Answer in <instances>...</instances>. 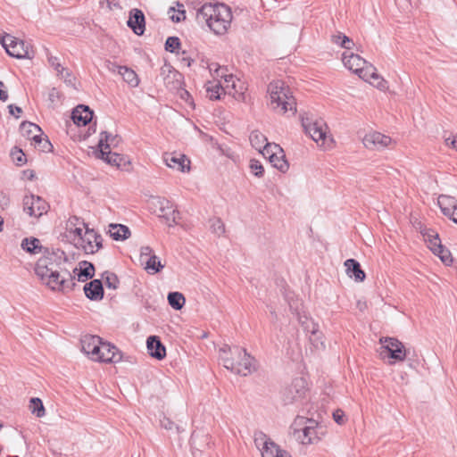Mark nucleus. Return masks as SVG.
I'll use <instances>...</instances> for the list:
<instances>
[{
    "label": "nucleus",
    "mask_w": 457,
    "mask_h": 457,
    "mask_svg": "<svg viewBox=\"0 0 457 457\" xmlns=\"http://www.w3.org/2000/svg\"><path fill=\"white\" fill-rule=\"evenodd\" d=\"M331 40L334 44H337L341 47L348 50L351 49L353 46V40L342 33L333 35Z\"/></svg>",
    "instance_id": "e433bc0d"
},
{
    "label": "nucleus",
    "mask_w": 457,
    "mask_h": 457,
    "mask_svg": "<svg viewBox=\"0 0 457 457\" xmlns=\"http://www.w3.org/2000/svg\"><path fill=\"white\" fill-rule=\"evenodd\" d=\"M255 445L260 448L262 457H277L282 450L265 435L260 434L259 437L254 439Z\"/></svg>",
    "instance_id": "f3484780"
},
{
    "label": "nucleus",
    "mask_w": 457,
    "mask_h": 457,
    "mask_svg": "<svg viewBox=\"0 0 457 457\" xmlns=\"http://www.w3.org/2000/svg\"><path fill=\"white\" fill-rule=\"evenodd\" d=\"M178 10L175 9V7H170L168 13L172 14L170 16V20L175 22H180L186 19V11L184 9V4H180L179 2H177Z\"/></svg>",
    "instance_id": "c9c22d12"
},
{
    "label": "nucleus",
    "mask_w": 457,
    "mask_h": 457,
    "mask_svg": "<svg viewBox=\"0 0 457 457\" xmlns=\"http://www.w3.org/2000/svg\"><path fill=\"white\" fill-rule=\"evenodd\" d=\"M211 228L212 232L217 234L218 236H220L225 232V225L220 219L212 220Z\"/></svg>",
    "instance_id": "3c124183"
},
{
    "label": "nucleus",
    "mask_w": 457,
    "mask_h": 457,
    "mask_svg": "<svg viewBox=\"0 0 457 457\" xmlns=\"http://www.w3.org/2000/svg\"><path fill=\"white\" fill-rule=\"evenodd\" d=\"M382 345L381 354L387 353L388 357L397 361H403L409 354L410 351L405 348L404 345L395 337H381L379 339Z\"/></svg>",
    "instance_id": "1a4fd4ad"
},
{
    "label": "nucleus",
    "mask_w": 457,
    "mask_h": 457,
    "mask_svg": "<svg viewBox=\"0 0 457 457\" xmlns=\"http://www.w3.org/2000/svg\"><path fill=\"white\" fill-rule=\"evenodd\" d=\"M346 274L354 278L355 281L362 282L365 279V272L361 270L360 263L354 259H348L345 262Z\"/></svg>",
    "instance_id": "393cba45"
},
{
    "label": "nucleus",
    "mask_w": 457,
    "mask_h": 457,
    "mask_svg": "<svg viewBox=\"0 0 457 457\" xmlns=\"http://www.w3.org/2000/svg\"><path fill=\"white\" fill-rule=\"evenodd\" d=\"M181 46L180 39L178 37H169L165 42V50L172 54H179Z\"/></svg>",
    "instance_id": "ea45409f"
},
{
    "label": "nucleus",
    "mask_w": 457,
    "mask_h": 457,
    "mask_svg": "<svg viewBox=\"0 0 457 457\" xmlns=\"http://www.w3.org/2000/svg\"><path fill=\"white\" fill-rule=\"evenodd\" d=\"M121 70L120 76L123 80L127 82L130 87H136L139 84V79L137 73L130 68L124 66Z\"/></svg>",
    "instance_id": "2f4dec72"
},
{
    "label": "nucleus",
    "mask_w": 457,
    "mask_h": 457,
    "mask_svg": "<svg viewBox=\"0 0 457 457\" xmlns=\"http://www.w3.org/2000/svg\"><path fill=\"white\" fill-rule=\"evenodd\" d=\"M123 67L124 66L118 65L117 63L110 62V61L106 62V68L111 72H117L118 74H120V72H121L120 69H122Z\"/></svg>",
    "instance_id": "bf43d9fd"
},
{
    "label": "nucleus",
    "mask_w": 457,
    "mask_h": 457,
    "mask_svg": "<svg viewBox=\"0 0 457 457\" xmlns=\"http://www.w3.org/2000/svg\"><path fill=\"white\" fill-rule=\"evenodd\" d=\"M437 203L442 212L445 216L453 213L454 209L457 207V200L447 195H440L437 198Z\"/></svg>",
    "instance_id": "c85d7f7f"
},
{
    "label": "nucleus",
    "mask_w": 457,
    "mask_h": 457,
    "mask_svg": "<svg viewBox=\"0 0 457 457\" xmlns=\"http://www.w3.org/2000/svg\"><path fill=\"white\" fill-rule=\"evenodd\" d=\"M121 360V353L110 343L104 342L100 356H95L96 361L118 362Z\"/></svg>",
    "instance_id": "aec40b11"
},
{
    "label": "nucleus",
    "mask_w": 457,
    "mask_h": 457,
    "mask_svg": "<svg viewBox=\"0 0 457 457\" xmlns=\"http://www.w3.org/2000/svg\"><path fill=\"white\" fill-rule=\"evenodd\" d=\"M111 137L110 133L106 131H103L101 133V138L98 143L99 151L96 152V157L104 160L108 164L112 166L120 167L122 164H125L126 160L124 156L117 154L112 153L110 148L111 145L107 144L109 137Z\"/></svg>",
    "instance_id": "6e6552de"
},
{
    "label": "nucleus",
    "mask_w": 457,
    "mask_h": 457,
    "mask_svg": "<svg viewBox=\"0 0 457 457\" xmlns=\"http://www.w3.org/2000/svg\"><path fill=\"white\" fill-rule=\"evenodd\" d=\"M29 409H30L31 412L33 414H35L37 418H41V417L45 416V414H46L43 403L37 397L30 399Z\"/></svg>",
    "instance_id": "4c0bfd02"
},
{
    "label": "nucleus",
    "mask_w": 457,
    "mask_h": 457,
    "mask_svg": "<svg viewBox=\"0 0 457 457\" xmlns=\"http://www.w3.org/2000/svg\"><path fill=\"white\" fill-rule=\"evenodd\" d=\"M82 264L85 266L84 268L80 267L78 272V280L84 282L88 278H91L94 276L95 267L92 263L87 262H83ZM74 273L78 271V269H74Z\"/></svg>",
    "instance_id": "7c9ffc66"
},
{
    "label": "nucleus",
    "mask_w": 457,
    "mask_h": 457,
    "mask_svg": "<svg viewBox=\"0 0 457 457\" xmlns=\"http://www.w3.org/2000/svg\"><path fill=\"white\" fill-rule=\"evenodd\" d=\"M9 197L3 192H0V208L4 209L9 204Z\"/></svg>",
    "instance_id": "0e129e2a"
},
{
    "label": "nucleus",
    "mask_w": 457,
    "mask_h": 457,
    "mask_svg": "<svg viewBox=\"0 0 457 457\" xmlns=\"http://www.w3.org/2000/svg\"><path fill=\"white\" fill-rule=\"evenodd\" d=\"M250 170L258 178H262L264 174V169L262 163L257 160L250 161Z\"/></svg>",
    "instance_id": "de8ad7c7"
},
{
    "label": "nucleus",
    "mask_w": 457,
    "mask_h": 457,
    "mask_svg": "<svg viewBox=\"0 0 457 457\" xmlns=\"http://www.w3.org/2000/svg\"><path fill=\"white\" fill-rule=\"evenodd\" d=\"M48 62L51 64V66L54 67V69L56 71L57 74H62V72L65 71V68H63L58 62L57 57L51 56L48 58Z\"/></svg>",
    "instance_id": "864d4df0"
},
{
    "label": "nucleus",
    "mask_w": 457,
    "mask_h": 457,
    "mask_svg": "<svg viewBox=\"0 0 457 457\" xmlns=\"http://www.w3.org/2000/svg\"><path fill=\"white\" fill-rule=\"evenodd\" d=\"M289 308L293 313L297 316L298 322L307 333L312 334L313 337L317 336L319 324L316 323L312 318L308 317L304 312H301L299 306L302 305L298 301L289 302Z\"/></svg>",
    "instance_id": "4468645a"
},
{
    "label": "nucleus",
    "mask_w": 457,
    "mask_h": 457,
    "mask_svg": "<svg viewBox=\"0 0 457 457\" xmlns=\"http://www.w3.org/2000/svg\"><path fill=\"white\" fill-rule=\"evenodd\" d=\"M21 131H23L24 133H26L28 136H30V135H34V134H37V132H41V129L39 126L32 123V122H29V121H23L21 124Z\"/></svg>",
    "instance_id": "37998d69"
},
{
    "label": "nucleus",
    "mask_w": 457,
    "mask_h": 457,
    "mask_svg": "<svg viewBox=\"0 0 457 457\" xmlns=\"http://www.w3.org/2000/svg\"><path fill=\"white\" fill-rule=\"evenodd\" d=\"M445 143L447 145H451L453 149L457 151V135L453 137L445 138Z\"/></svg>",
    "instance_id": "774afa93"
},
{
    "label": "nucleus",
    "mask_w": 457,
    "mask_h": 457,
    "mask_svg": "<svg viewBox=\"0 0 457 457\" xmlns=\"http://www.w3.org/2000/svg\"><path fill=\"white\" fill-rule=\"evenodd\" d=\"M71 119L78 126H86L93 119V111L87 105L79 104L71 112Z\"/></svg>",
    "instance_id": "412c9836"
},
{
    "label": "nucleus",
    "mask_w": 457,
    "mask_h": 457,
    "mask_svg": "<svg viewBox=\"0 0 457 457\" xmlns=\"http://www.w3.org/2000/svg\"><path fill=\"white\" fill-rule=\"evenodd\" d=\"M104 345V342L102 341V338L100 337V343H96L95 345L92 348V352L89 353V357L95 361V356H100L102 345Z\"/></svg>",
    "instance_id": "6e6d98bb"
},
{
    "label": "nucleus",
    "mask_w": 457,
    "mask_h": 457,
    "mask_svg": "<svg viewBox=\"0 0 457 457\" xmlns=\"http://www.w3.org/2000/svg\"><path fill=\"white\" fill-rule=\"evenodd\" d=\"M420 228V233L424 237V240L428 243L429 249L433 253L436 252L439 248H441L443 245L441 244V240L439 238L438 234L435 230L428 228H422L421 227Z\"/></svg>",
    "instance_id": "a878e982"
},
{
    "label": "nucleus",
    "mask_w": 457,
    "mask_h": 457,
    "mask_svg": "<svg viewBox=\"0 0 457 457\" xmlns=\"http://www.w3.org/2000/svg\"><path fill=\"white\" fill-rule=\"evenodd\" d=\"M310 341L316 348H324V342L322 340V334L318 330L317 336L313 337L312 334L310 336Z\"/></svg>",
    "instance_id": "603ef678"
},
{
    "label": "nucleus",
    "mask_w": 457,
    "mask_h": 457,
    "mask_svg": "<svg viewBox=\"0 0 457 457\" xmlns=\"http://www.w3.org/2000/svg\"><path fill=\"white\" fill-rule=\"evenodd\" d=\"M86 296L92 301H99L104 297V287L100 279H93L84 286Z\"/></svg>",
    "instance_id": "b1692460"
},
{
    "label": "nucleus",
    "mask_w": 457,
    "mask_h": 457,
    "mask_svg": "<svg viewBox=\"0 0 457 457\" xmlns=\"http://www.w3.org/2000/svg\"><path fill=\"white\" fill-rule=\"evenodd\" d=\"M309 420L310 419H307V418L303 417V416H297L295 419L293 424L290 427L291 433H292V435L294 436L295 438V433L302 431V428L303 427H305V425L308 424Z\"/></svg>",
    "instance_id": "79ce46f5"
},
{
    "label": "nucleus",
    "mask_w": 457,
    "mask_h": 457,
    "mask_svg": "<svg viewBox=\"0 0 457 457\" xmlns=\"http://www.w3.org/2000/svg\"><path fill=\"white\" fill-rule=\"evenodd\" d=\"M215 73L217 74V76H220L222 78L224 77L226 82H229L233 79L232 75H225L223 72V68H221V67H218L217 69H215Z\"/></svg>",
    "instance_id": "338daca9"
},
{
    "label": "nucleus",
    "mask_w": 457,
    "mask_h": 457,
    "mask_svg": "<svg viewBox=\"0 0 457 457\" xmlns=\"http://www.w3.org/2000/svg\"><path fill=\"white\" fill-rule=\"evenodd\" d=\"M177 55L179 56V62L181 67L189 68L194 62V59H192L185 50L179 52Z\"/></svg>",
    "instance_id": "8fccbe9b"
},
{
    "label": "nucleus",
    "mask_w": 457,
    "mask_h": 457,
    "mask_svg": "<svg viewBox=\"0 0 457 457\" xmlns=\"http://www.w3.org/2000/svg\"><path fill=\"white\" fill-rule=\"evenodd\" d=\"M49 204L42 197L35 195H27L23 198V211L30 217L40 218L47 213Z\"/></svg>",
    "instance_id": "9b49d317"
},
{
    "label": "nucleus",
    "mask_w": 457,
    "mask_h": 457,
    "mask_svg": "<svg viewBox=\"0 0 457 457\" xmlns=\"http://www.w3.org/2000/svg\"><path fill=\"white\" fill-rule=\"evenodd\" d=\"M8 108H9V112L12 115H14L16 118H19L20 114L22 112V110L21 107L14 106L13 104H10L8 106Z\"/></svg>",
    "instance_id": "e2e57ef3"
},
{
    "label": "nucleus",
    "mask_w": 457,
    "mask_h": 457,
    "mask_svg": "<svg viewBox=\"0 0 457 457\" xmlns=\"http://www.w3.org/2000/svg\"><path fill=\"white\" fill-rule=\"evenodd\" d=\"M333 419L337 424H344L345 422V412L340 409L336 410L333 412Z\"/></svg>",
    "instance_id": "4d7b16f0"
},
{
    "label": "nucleus",
    "mask_w": 457,
    "mask_h": 457,
    "mask_svg": "<svg viewBox=\"0 0 457 457\" xmlns=\"http://www.w3.org/2000/svg\"><path fill=\"white\" fill-rule=\"evenodd\" d=\"M270 162L273 165V167H275L281 172H286L289 168V164L286 160V156L284 154L283 150L281 153L275 154L274 156L270 155Z\"/></svg>",
    "instance_id": "c756f323"
},
{
    "label": "nucleus",
    "mask_w": 457,
    "mask_h": 457,
    "mask_svg": "<svg viewBox=\"0 0 457 457\" xmlns=\"http://www.w3.org/2000/svg\"><path fill=\"white\" fill-rule=\"evenodd\" d=\"M1 44L6 50L7 54L18 59L33 57V51L29 45L12 36L6 35L2 37Z\"/></svg>",
    "instance_id": "0eeeda50"
},
{
    "label": "nucleus",
    "mask_w": 457,
    "mask_h": 457,
    "mask_svg": "<svg viewBox=\"0 0 457 457\" xmlns=\"http://www.w3.org/2000/svg\"><path fill=\"white\" fill-rule=\"evenodd\" d=\"M342 61L344 65L349 70L357 74L361 79L374 81L378 80L377 87L380 89L384 88L385 81L376 72L375 68L367 62L366 60L358 54L346 53L343 54Z\"/></svg>",
    "instance_id": "39448f33"
},
{
    "label": "nucleus",
    "mask_w": 457,
    "mask_h": 457,
    "mask_svg": "<svg viewBox=\"0 0 457 457\" xmlns=\"http://www.w3.org/2000/svg\"><path fill=\"white\" fill-rule=\"evenodd\" d=\"M66 257L62 251L45 249L37 260L35 272L49 288L62 293L71 292L76 286L75 278L64 268Z\"/></svg>",
    "instance_id": "f257e3e1"
},
{
    "label": "nucleus",
    "mask_w": 457,
    "mask_h": 457,
    "mask_svg": "<svg viewBox=\"0 0 457 457\" xmlns=\"http://www.w3.org/2000/svg\"><path fill=\"white\" fill-rule=\"evenodd\" d=\"M128 26L138 36L144 34L145 29V19L144 12L139 9H132L129 12Z\"/></svg>",
    "instance_id": "6ab92c4d"
},
{
    "label": "nucleus",
    "mask_w": 457,
    "mask_h": 457,
    "mask_svg": "<svg viewBox=\"0 0 457 457\" xmlns=\"http://www.w3.org/2000/svg\"><path fill=\"white\" fill-rule=\"evenodd\" d=\"M161 75L163 76L164 83L170 89H178L180 87L182 75L173 69L170 64H164L161 68Z\"/></svg>",
    "instance_id": "a211bd4d"
},
{
    "label": "nucleus",
    "mask_w": 457,
    "mask_h": 457,
    "mask_svg": "<svg viewBox=\"0 0 457 457\" xmlns=\"http://www.w3.org/2000/svg\"><path fill=\"white\" fill-rule=\"evenodd\" d=\"M317 427L318 422L315 420H309L308 424L302 428V431L295 433V439L303 445L314 444L319 440Z\"/></svg>",
    "instance_id": "dca6fc26"
},
{
    "label": "nucleus",
    "mask_w": 457,
    "mask_h": 457,
    "mask_svg": "<svg viewBox=\"0 0 457 457\" xmlns=\"http://www.w3.org/2000/svg\"><path fill=\"white\" fill-rule=\"evenodd\" d=\"M302 125L305 133L319 145L326 147L328 141H331L328 136V128L322 119L303 117Z\"/></svg>",
    "instance_id": "423d86ee"
},
{
    "label": "nucleus",
    "mask_w": 457,
    "mask_h": 457,
    "mask_svg": "<svg viewBox=\"0 0 457 457\" xmlns=\"http://www.w3.org/2000/svg\"><path fill=\"white\" fill-rule=\"evenodd\" d=\"M105 286L111 289H117L120 284L118 277L112 273L106 271L104 273Z\"/></svg>",
    "instance_id": "c03bdc74"
},
{
    "label": "nucleus",
    "mask_w": 457,
    "mask_h": 457,
    "mask_svg": "<svg viewBox=\"0 0 457 457\" xmlns=\"http://www.w3.org/2000/svg\"><path fill=\"white\" fill-rule=\"evenodd\" d=\"M434 253L437 255L441 259V261L446 265H450L453 262V258L450 251L446 249L444 245H442L441 248H439Z\"/></svg>",
    "instance_id": "a18cd8bd"
},
{
    "label": "nucleus",
    "mask_w": 457,
    "mask_h": 457,
    "mask_svg": "<svg viewBox=\"0 0 457 457\" xmlns=\"http://www.w3.org/2000/svg\"><path fill=\"white\" fill-rule=\"evenodd\" d=\"M219 356L223 366L237 375L247 376L257 369L256 360L237 345H224L219 350Z\"/></svg>",
    "instance_id": "7ed1b4c3"
},
{
    "label": "nucleus",
    "mask_w": 457,
    "mask_h": 457,
    "mask_svg": "<svg viewBox=\"0 0 457 457\" xmlns=\"http://www.w3.org/2000/svg\"><path fill=\"white\" fill-rule=\"evenodd\" d=\"M223 91V87L220 84H216L212 87H207V92L209 94V98L211 100H218L220 98V92Z\"/></svg>",
    "instance_id": "09e8293b"
},
{
    "label": "nucleus",
    "mask_w": 457,
    "mask_h": 457,
    "mask_svg": "<svg viewBox=\"0 0 457 457\" xmlns=\"http://www.w3.org/2000/svg\"><path fill=\"white\" fill-rule=\"evenodd\" d=\"M249 140L252 146L258 151H261L264 145L268 143L266 137L258 130H253L251 132Z\"/></svg>",
    "instance_id": "72a5a7b5"
},
{
    "label": "nucleus",
    "mask_w": 457,
    "mask_h": 457,
    "mask_svg": "<svg viewBox=\"0 0 457 457\" xmlns=\"http://www.w3.org/2000/svg\"><path fill=\"white\" fill-rule=\"evenodd\" d=\"M108 232L110 237L116 241H123L131 235L129 228L122 224H110Z\"/></svg>",
    "instance_id": "cd10ccee"
},
{
    "label": "nucleus",
    "mask_w": 457,
    "mask_h": 457,
    "mask_svg": "<svg viewBox=\"0 0 457 457\" xmlns=\"http://www.w3.org/2000/svg\"><path fill=\"white\" fill-rule=\"evenodd\" d=\"M265 158L270 161V155L274 156L275 154L282 152V148L277 144L266 143L264 146L259 151Z\"/></svg>",
    "instance_id": "58836bf2"
},
{
    "label": "nucleus",
    "mask_w": 457,
    "mask_h": 457,
    "mask_svg": "<svg viewBox=\"0 0 457 457\" xmlns=\"http://www.w3.org/2000/svg\"><path fill=\"white\" fill-rule=\"evenodd\" d=\"M306 382L303 378L293 379L292 383L283 391V400L286 404L300 401L305 396Z\"/></svg>",
    "instance_id": "ddd939ff"
},
{
    "label": "nucleus",
    "mask_w": 457,
    "mask_h": 457,
    "mask_svg": "<svg viewBox=\"0 0 457 457\" xmlns=\"http://www.w3.org/2000/svg\"><path fill=\"white\" fill-rule=\"evenodd\" d=\"M146 346L149 354L157 359L162 360L166 356V349L158 337L150 336L146 340Z\"/></svg>",
    "instance_id": "5701e85b"
},
{
    "label": "nucleus",
    "mask_w": 457,
    "mask_h": 457,
    "mask_svg": "<svg viewBox=\"0 0 457 457\" xmlns=\"http://www.w3.org/2000/svg\"><path fill=\"white\" fill-rule=\"evenodd\" d=\"M168 302L169 304L174 309V310H181L183 306L185 305L186 299L185 296L179 293V292H170L168 295Z\"/></svg>",
    "instance_id": "473e14b6"
},
{
    "label": "nucleus",
    "mask_w": 457,
    "mask_h": 457,
    "mask_svg": "<svg viewBox=\"0 0 457 457\" xmlns=\"http://www.w3.org/2000/svg\"><path fill=\"white\" fill-rule=\"evenodd\" d=\"M140 253H141V258H144V257L149 258L150 256L154 255L153 253V249L147 245L141 247Z\"/></svg>",
    "instance_id": "680f3d73"
},
{
    "label": "nucleus",
    "mask_w": 457,
    "mask_h": 457,
    "mask_svg": "<svg viewBox=\"0 0 457 457\" xmlns=\"http://www.w3.org/2000/svg\"><path fill=\"white\" fill-rule=\"evenodd\" d=\"M11 155L13 162L18 166L23 165L27 161L24 153L17 147L12 150Z\"/></svg>",
    "instance_id": "49530a36"
},
{
    "label": "nucleus",
    "mask_w": 457,
    "mask_h": 457,
    "mask_svg": "<svg viewBox=\"0 0 457 457\" xmlns=\"http://www.w3.org/2000/svg\"><path fill=\"white\" fill-rule=\"evenodd\" d=\"M163 268L159 258L154 254L148 258L145 262V270H151L153 273L159 272Z\"/></svg>",
    "instance_id": "a19ab883"
},
{
    "label": "nucleus",
    "mask_w": 457,
    "mask_h": 457,
    "mask_svg": "<svg viewBox=\"0 0 457 457\" xmlns=\"http://www.w3.org/2000/svg\"><path fill=\"white\" fill-rule=\"evenodd\" d=\"M8 99V93L5 90V85L0 81V100L5 102Z\"/></svg>",
    "instance_id": "69168bd1"
},
{
    "label": "nucleus",
    "mask_w": 457,
    "mask_h": 457,
    "mask_svg": "<svg viewBox=\"0 0 457 457\" xmlns=\"http://www.w3.org/2000/svg\"><path fill=\"white\" fill-rule=\"evenodd\" d=\"M96 343H100V337L93 336V335H86L81 338V348L82 351L89 355V353L92 352V348Z\"/></svg>",
    "instance_id": "f704fd0d"
},
{
    "label": "nucleus",
    "mask_w": 457,
    "mask_h": 457,
    "mask_svg": "<svg viewBox=\"0 0 457 457\" xmlns=\"http://www.w3.org/2000/svg\"><path fill=\"white\" fill-rule=\"evenodd\" d=\"M163 160L167 166L172 169H176L179 171L189 170L190 161L186 158L183 154H165Z\"/></svg>",
    "instance_id": "4be33fe9"
},
{
    "label": "nucleus",
    "mask_w": 457,
    "mask_h": 457,
    "mask_svg": "<svg viewBox=\"0 0 457 457\" xmlns=\"http://www.w3.org/2000/svg\"><path fill=\"white\" fill-rule=\"evenodd\" d=\"M153 204L157 208L159 217L164 219L170 227L178 224L179 212L170 200L163 197H155Z\"/></svg>",
    "instance_id": "9d476101"
},
{
    "label": "nucleus",
    "mask_w": 457,
    "mask_h": 457,
    "mask_svg": "<svg viewBox=\"0 0 457 457\" xmlns=\"http://www.w3.org/2000/svg\"><path fill=\"white\" fill-rule=\"evenodd\" d=\"M267 92L270 99V106L277 112L284 114L288 112L292 115L296 112V102L290 88L282 80H274L268 86Z\"/></svg>",
    "instance_id": "20e7f679"
},
{
    "label": "nucleus",
    "mask_w": 457,
    "mask_h": 457,
    "mask_svg": "<svg viewBox=\"0 0 457 457\" xmlns=\"http://www.w3.org/2000/svg\"><path fill=\"white\" fill-rule=\"evenodd\" d=\"M362 141L368 149L378 151L385 149L393 143L390 137L377 131L366 134Z\"/></svg>",
    "instance_id": "2eb2a0df"
},
{
    "label": "nucleus",
    "mask_w": 457,
    "mask_h": 457,
    "mask_svg": "<svg viewBox=\"0 0 457 457\" xmlns=\"http://www.w3.org/2000/svg\"><path fill=\"white\" fill-rule=\"evenodd\" d=\"M58 76H61L64 81L68 84H71L72 85L74 83V80H75V78L73 77V75L68 71L65 69V71L62 72V74H58Z\"/></svg>",
    "instance_id": "052dcab7"
},
{
    "label": "nucleus",
    "mask_w": 457,
    "mask_h": 457,
    "mask_svg": "<svg viewBox=\"0 0 457 457\" xmlns=\"http://www.w3.org/2000/svg\"><path fill=\"white\" fill-rule=\"evenodd\" d=\"M196 19L204 22L214 34L224 35L230 28L232 12L224 4L206 3L197 10Z\"/></svg>",
    "instance_id": "f03ea898"
},
{
    "label": "nucleus",
    "mask_w": 457,
    "mask_h": 457,
    "mask_svg": "<svg viewBox=\"0 0 457 457\" xmlns=\"http://www.w3.org/2000/svg\"><path fill=\"white\" fill-rule=\"evenodd\" d=\"M161 426L167 430H172L173 428H176L177 431L179 432V428L178 426H176L172 420H170V419H168L166 417H164L161 420Z\"/></svg>",
    "instance_id": "5fc2aeb1"
},
{
    "label": "nucleus",
    "mask_w": 457,
    "mask_h": 457,
    "mask_svg": "<svg viewBox=\"0 0 457 457\" xmlns=\"http://www.w3.org/2000/svg\"><path fill=\"white\" fill-rule=\"evenodd\" d=\"M37 146L40 149V151L45 153L51 152L53 148V145L48 138L42 140V143L38 144Z\"/></svg>",
    "instance_id": "13d9d810"
},
{
    "label": "nucleus",
    "mask_w": 457,
    "mask_h": 457,
    "mask_svg": "<svg viewBox=\"0 0 457 457\" xmlns=\"http://www.w3.org/2000/svg\"><path fill=\"white\" fill-rule=\"evenodd\" d=\"M21 247L22 250L30 254L43 253L46 249L38 238L34 237H25L22 239Z\"/></svg>",
    "instance_id": "bb28decb"
},
{
    "label": "nucleus",
    "mask_w": 457,
    "mask_h": 457,
    "mask_svg": "<svg viewBox=\"0 0 457 457\" xmlns=\"http://www.w3.org/2000/svg\"><path fill=\"white\" fill-rule=\"evenodd\" d=\"M102 236L94 229L86 228L83 237H80L79 242H78L76 245L81 248L86 253H95L102 248Z\"/></svg>",
    "instance_id": "f8f14e48"
}]
</instances>
